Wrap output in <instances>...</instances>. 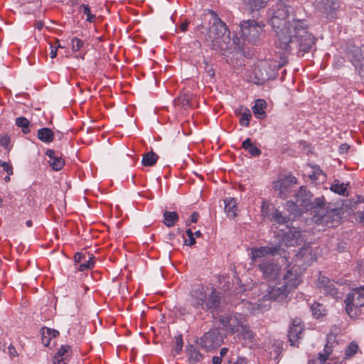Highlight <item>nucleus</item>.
<instances>
[{"label":"nucleus","instance_id":"obj_1","mask_svg":"<svg viewBox=\"0 0 364 364\" xmlns=\"http://www.w3.org/2000/svg\"><path fill=\"white\" fill-rule=\"evenodd\" d=\"M315 259V255L311 247L307 246L301 249L296 255V264L288 265L287 272L283 275L282 283L274 286L262 284L259 290L263 291L258 294L257 299L244 301L245 308L252 314H257L267 311L272 301H284L289 292L296 288L302 282L301 275L306 267L311 264Z\"/></svg>","mask_w":364,"mask_h":364},{"label":"nucleus","instance_id":"obj_2","mask_svg":"<svg viewBox=\"0 0 364 364\" xmlns=\"http://www.w3.org/2000/svg\"><path fill=\"white\" fill-rule=\"evenodd\" d=\"M278 235V245L272 244L269 246L255 247L251 249L252 262L257 266L262 273L263 277L268 280H277L280 278L282 272L288 265L296 264V255L294 260L288 262L285 247H294L303 242L301 232L296 228H289L281 238Z\"/></svg>","mask_w":364,"mask_h":364},{"label":"nucleus","instance_id":"obj_3","mask_svg":"<svg viewBox=\"0 0 364 364\" xmlns=\"http://www.w3.org/2000/svg\"><path fill=\"white\" fill-rule=\"evenodd\" d=\"M288 10L282 2H279L269 11V23L278 38V46L286 52L298 50L303 55L309 52L316 39L307 31V23L304 20L293 18L286 21Z\"/></svg>","mask_w":364,"mask_h":364},{"label":"nucleus","instance_id":"obj_4","mask_svg":"<svg viewBox=\"0 0 364 364\" xmlns=\"http://www.w3.org/2000/svg\"><path fill=\"white\" fill-rule=\"evenodd\" d=\"M191 304L196 309L209 310L215 315L218 312L220 299L214 291H211L208 299H207V294L204 288L198 287L193 291Z\"/></svg>","mask_w":364,"mask_h":364},{"label":"nucleus","instance_id":"obj_5","mask_svg":"<svg viewBox=\"0 0 364 364\" xmlns=\"http://www.w3.org/2000/svg\"><path fill=\"white\" fill-rule=\"evenodd\" d=\"M346 310L352 318H361L364 315V286L353 289L344 300Z\"/></svg>","mask_w":364,"mask_h":364},{"label":"nucleus","instance_id":"obj_6","mask_svg":"<svg viewBox=\"0 0 364 364\" xmlns=\"http://www.w3.org/2000/svg\"><path fill=\"white\" fill-rule=\"evenodd\" d=\"M207 14L211 16L210 22L212 23L207 33L208 38L212 42L218 39H223V41L229 39L230 31L218 14L213 10H208Z\"/></svg>","mask_w":364,"mask_h":364},{"label":"nucleus","instance_id":"obj_7","mask_svg":"<svg viewBox=\"0 0 364 364\" xmlns=\"http://www.w3.org/2000/svg\"><path fill=\"white\" fill-rule=\"evenodd\" d=\"M264 24L253 19L242 21L240 23L241 37L246 42L255 43L264 31Z\"/></svg>","mask_w":364,"mask_h":364},{"label":"nucleus","instance_id":"obj_8","mask_svg":"<svg viewBox=\"0 0 364 364\" xmlns=\"http://www.w3.org/2000/svg\"><path fill=\"white\" fill-rule=\"evenodd\" d=\"M296 201L291 203L299 210H309L316 208H321L324 205L323 197H318L312 200L311 194L304 187H301L296 193Z\"/></svg>","mask_w":364,"mask_h":364},{"label":"nucleus","instance_id":"obj_9","mask_svg":"<svg viewBox=\"0 0 364 364\" xmlns=\"http://www.w3.org/2000/svg\"><path fill=\"white\" fill-rule=\"evenodd\" d=\"M220 321L227 331L235 334L239 333V330L247 323L245 317L240 314L221 315Z\"/></svg>","mask_w":364,"mask_h":364},{"label":"nucleus","instance_id":"obj_10","mask_svg":"<svg viewBox=\"0 0 364 364\" xmlns=\"http://www.w3.org/2000/svg\"><path fill=\"white\" fill-rule=\"evenodd\" d=\"M223 336L217 328L211 329L200 338L198 343L207 350L215 349L223 343Z\"/></svg>","mask_w":364,"mask_h":364},{"label":"nucleus","instance_id":"obj_11","mask_svg":"<svg viewBox=\"0 0 364 364\" xmlns=\"http://www.w3.org/2000/svg\"><path fill=\"white\" fill-rule=\"evenodd\" d=\"M314 6L327 16L333 17L340 8V3L338 0H315Z\"/></svg>","mask_w":364,"mask_h":364},{"label":"nucleus","instance_id":"obj_12","mask_svg":"<svg viewBox=\"0 0 364 364\" xmlns=\"http://www.w3.org/2000/svg\"><path fill=\"white\" fill-rule=\"evenodd\" d=\"M332 353V347L327 343L323 353H318L317 357L310 360L309 364H341L337 357L333 356Z\"/></svg>","mask_w":364,"mask_h":364},{"label":"nucleus","instance_id":"obj_13","mask_svg":"<svg viewBox=\"0 0 364 364\" xmlns=\"http://www.w3.org/2000/svg\"><path fill=\"white\" fill-rule=\"evenodd\" d=\"M270 205L266 202H263L262 204V215L264 217L269 218L271 221L278 223L279 225L287 224L289 219L282 215L278 210L274 209L271 215H269V209Z\"/></svg>","mask_w":364,"mask_h":364},{"label":"nucleus","instance_id":"obj_14","mask_svg":"<svg viewBox=\"0 0 364 364\" xmlns=\"http://www.w3.org/2000/svg\"><path fill=\"white\" fill-rule=\"evenodd\" d=\"M303 330V325L299 318H296L292 321L288 333L291 346H297L296 342L301 338Z\"/></svg>","mask_w":364,"mask_h":364},{"label":"nucleus","instance_id":"obj_15","mask_svg":"<svg viewBox=\"0 0 364 364\" xmlns=\"http://www.w3.org/2000/svg\"><path fill=\"white\" fill-rule=\"evenodd\" d=\"M340 215L335 210L328 211L326 214L318 218L315 217L314 221L319 224H323L327 227H334L339 223Z\"/></svg>","mask_w":364,"mask_h":364},{"label":"nucleus","instance_id":"obj_16","mask_svg":"<svg viewBox=\"0 0 364 364\" xmlns=\"http://www.w3.org/2000/svg\"><path fill=\"white\" fill-rule=\"evenodd\" d=\"M318 285L321 291H323L325 294H329L336 299L341 297L334 283L328 278L326 277H320L318 279Z\"/></svg>","mask_w":364,"mask_h":364},{"label":"nucleus","instance_id":"obj_17","mask_svg":"<svg viewBox=\"0 0 364 364\" xmlns=\"http://www.w3.org/2000/svg\"><path fill=\"white\" fill-rule=\"evenodd\" d=\"M348 58L350 60L355 69L363 70L364 68V55L358 47L348 50Z\"/></svg>","mask_w":364,"mask_h":364},{"label":"nucleus","instance_id":"obj_18","mask_svg":"<svg viewBox=\"0 0 364 364\" xmlns=\"http://www.w3.org/2000/svg\"><path fill=\"white\" fill-rule=\"evenodd\" d=\"M46 154L49 158L48 163L53 170L59 171L65 165L64 160L58 154H56L54 151L48 149L46 151Z\"/></svg>","mask_w":364,"mask_h":364},{"label":"nucleus","instance_id":"obj_19","mask_svg":"<svg viewBox=\"0 0 364 364\" xmlns=\"http://www.w3.org/2000/svg\"><path fill=\"white\" fill-rule=\"evenodd\" d=\"M70 355V347L68 345H63L53 357V363L66 364V361Z\"/></svg>","mask_w":364,"mask_h":364},{"label":"nucleus","instance_id":"obj_20","mask_svg":"<svg viewBox=\"0 0 364 364\" xmlns=\"http://www.w3.org/2000/svg\"><path fill=\"white\" fill-rule=\"evenodd\" d=\"M59 334L58 331L49 328H41V340L42 343L45 346H48L50 343V341L53 338H55Z\"/></svg>","mask_w":364,"mask_h":364},{"label":"nucleus","instance_id":"obj_21","mask_svg":"<svg viewBox=\"0 0 364 364\" xmlns=\"http://www.w3.org/2000/svg\"><path fill=\"white\" fill-rule=\"evenodd\" d=\"M225 211L228 217L232 218L235 217L237 211V203L234 198H228L225 199Z\"/></svg>","mask_w":364,"mask_h":364},{"label":"nucleus","instance_id":"obj_22","mask_svg":"<svg viewBox=\"0 0 364 364\" xmlns=\"http://www.w3.org/2000/svg\"><path fill=\"white\" fill-rule=\"evenodd\" d=\"M242 147L252 156H257L261 154V150L252 142L250 138L246 139L242 142Z\"/></svg>","mask_w":364,"mask_h":364},{"label":"nucleus","instance_id":"obj_23","mask_svg":"<svg viewBox=\"0 0 364 364\" xmlns=\"http://www.w3.org/2000/svg\"><path fill=\"white\" fill-rule=\"evenodd\" d=\"M238 337H241L248 343H253L254 335L250 330L247 323H246L241 329L239 330V333H235Z\"/></svg>","mask_w":364,"mask_h":364},{"label":"nucleus","instance_id":"obj_24","mask_svg":"<svg viewBox=\"0 0 364 364\" xmlns=\"http://www.w3.org/2000/svg\"><path fill=\"white\" fill-rule=\"evenodd\" d=\"M187 354L189 361L192 363H196L200 361L203 358L202 354L193 346H189L187 348Z\"/></svg>","mask_w":364,"mask_h":364},{"label":"nucleus","instance_id":"obj_25","mask_svg":"<svg viewBox=\"0 0 364 364\" xmlns=\"http://www.w3.org/2000/svg\"><path fill=\"white\" fill-rule=\"evenodd\" d=\"M265 108L266 102L264 100L258 99L255 101L252 112L256 116L264 117L265 116Z\"/></svg>","mask_w":364,"mask_h":364},{"label":"nucleus","instance_id":"obj_26","mask_svg":"<svg viewBox=\"0 0 364 364\" xmlns=\"http://www.w3.org/2000/svg\"><path fill=\"white\" fill-rule=\"evenodd\" d=\"M159 156L153 151H149L144 154L141 160V164L144 166H152L158 161Z\"/></svg>","mask_w":364,"mask_h":364},{"label":"nucleus","instance_id":"obj_27","mask_svg":"<svg viewBox=\"0 0 364 364\" xmlns=\"http://www.w3.org/2000/svg\"><path fill=\"white\" fill-rule=\"evenodd\" d=\"M38 138L45 143H49L53 139V133L48 128H42L38 131Z\"/></svg>","mask_w":364,"mask_h":364},{"label":"nucleus","instance_id":"obj_28","mask_svg":"<svg viewBox=\"0 0 364 364\" xmlns=\"http://www.w3.org/2000/svg\"><path fill=\"white\" fill-rule=\"evenodd\" d=\"M286 183V181L279 180L275 181L273 185L274 189L278 191V194L282 198H286L287 196L288 187Z\"/></svg>","mask_w":364,"mask_h":364},{"label":"nucleus","instance_id":"obj_29","mask_svg":"<svg viewBox=\"0 0 364 364\" xmlns=\"http://www.w3.org/2000/svg\"><path fill=\"white\" fill-rule=\"evenodd\" d=\"M348 184L341 183H340L338 181H335L333 183L331 186V191L338 193L341 196H346L348 195Z\"/></svg>","mask_w":364,"mask_h":364},{"label":"nucleus","instance_id":"obj_30","mask_svg":"<svg viewBox=\"0 0 364 364\" xmlns=\"http://www.w3.org/2000/svg\"><path fill=\"white\" fill-rule=\"evenodd\" d=\"M311 310L314 318H319L326 315V309L323 304L314 302L311 305Z\"/></svg>","mask_w":364,"mask_h":364},{"label":"nucleus","instance_id":"obj_31","mask_svg":"<svg viewBox=\"0 0 364 364\" xmlns=\"http://www.w3.org/2000/svg\"><path fill=\"white\" fill-rule=\"evenodd\" d=\"M164 224L168 227H172L178 220V215L176 212L166 211L164 213Z\"/></svg>","mask_w":364,"mask_h":364},{"label":"nucleus","instance_id":"obj_32","mask_svg":"<svg viewBox=\"0 0 364 364\" xmlns=\"http://www.w3.org/2000/svg\"><path fill=\"white\" fill-rule=\"evenodd\" d=\"M254 74L255 77L252 79V80L255 84H263L268 79L267 75L263 73H260L259 70L257 68L255 69Z\"/></svg>","mask_w":364,"mask_h":364},{"label":"nucleus","instance_id":"obj_33","mask_svg":"<svg viewBox=\"0 0 364 364\" xmlns=\"http://www.w3.org/2000/svg\"><path fill=\"white\" fill-rule=\"evenodd\" d=\"M16 124L18 127L21 128L22 132L24 134H27L30 132L29 121L26 118H25L23 117H20L16 118Z\"/></svg>","mask_w":364,"mask_h":364},{"label":"nucleus","instance_id":"obj_34","mask_svg":"<svg viewBox=\"0 0 364 364\" xmlns=\"http://www.w3.org/2000/svg\"><path fill=\"white\" fill-rule=\"evenodd\" d=\"M251 117V113L248 109H241L240 124L243 127H248Z\"/></svg>","mask_w":364,"mask_h":364},{"label":"nucleus","instance_id":"obj_35","mask_svg":"<svg viewBox=\"0 0 364 364\" xmlns=\"http://www.w3.org/2000/svg\"><path fill=\"white\" fill-rule=\"evenodd\" d=\"M269 0H249V5L252 10H259L266 6Z\"/></svg>","mask_w":364,"mask_h":364},{"label":"nucleus","instance_id":"obj_36","mask_svg":"<svg viewBox=\"0 0 364 364\" xmlns=\"http://www.w3.org/2000/svg\"><path fill=\"white\" fill-rule=\"evenodd\" d=\"M358 346L355 343H350L345 350V357L346 358L348 359L353 357L358 350Z\"/></svg>","mask_w":364,"mask_h":364},{"label":"nucleus","instance_id":"obj_37","mask_svg":"<svg viewBox=\"0 0 364 364\" xmlns=\"http://www.w3.org/2000/svg\"><path fill=\"white\" fill-rule=\"evenodd\" d=\"M80 10L82 11V13L87 16V21L89 22H92L95 18V16L91 14L90 8L87 4H82L80 6Z\"/></svg>","mask_w":364,"mask_h":364},{"label":"nucleus","instance_id":"obj_38","mask_svg":"<svg viewBox=\"0 0 364 364\" xmlns=\"http://www.w3.org/2000/svg\"><path fill=\"white\" fill-rule=\"evenodd\" d=\"M0 146H3L7 151L11 149V138L8 134H4L0 137Z\"/></svg>","mask_w":364,"mask_h":364},{"label":"nucleus","instance_id":"obj_39","mask_svg":"<svg viewBox=\"0 0 364 364\" xmlns=\"http://www.w3.org/2000/svg\"><path fill=\"white\" fill-rule=\"evenodd\" d=\"M84 43L78 38H73L71 40V46L73 52H78L82 48Z\"/></svg>","mask_w":364,"mask_h":364},{"label":"nucleus","instance_id":"obj_40","mask_svg":"<svg viewBox=\"0 0 364 364\" xmlns=\"http://www.w3.org/2000/svg\"><path fill=\"white\" fill-rule=\"evenodd\" d=\"M94 267V260L93 257H90L89 260L86 261L84 263H82L77 267L79 271L83 272L87 269H90Z\"/></svg>","mask_w":364,"mask_h":364},{"label":"nucleus","instance_id":"obj_41","mask_svg":"<svg viewBox=\"0 0 364 364\" xmlns=\"http://www.w3.org/2000/svg\"><path fill=\"white\" fill-rule=\"evenodd\" d=\"M186 235L188 238L184 239V244L186 245L191 246L196 243V240L193 236V232L191 229H188L186 230Z\"/></svg>","mask_w":364,"mask_h":364},{"label":"nucleus","instance_id":"obj_42","mask_svg":"<svg viewBox=\"0 0 364 364\" xmlns=\"http://www.w3.org/2000/svg\"><path fill=\"white\" fill-rule=\"evenodd\" d=\"M183 348V338L181 336H176L175 338V346H174V351L176 353H179Z\"/></svg>","mask_w":364,"mask_h":364},{"label":"nucleus","instance_id":"obj_43","mask_svg":"<svg viewBox=\"0 0 364 364\" xmlns=\"http://www.w3.org/2000/svg\"><path fill=\"white\" fill-rule=\"evenodd\" d=\"M0 167H2L8 175L13 174V167L10 164L0 160Z\"/></svg>","mask_w":364,"mask_h":364},{"label":"nucleus","instance_id":"obj_44","mask_svg":"<svg viewBox=\"0 0 364 364\" xmlns=\"http://www.w3.org/2000/svg\"><path fill=\"white\" fill-rule=\"evenodd\" d=\"M322 176H323L322 170H321L319 168H315L313 173L310 175V178L312 180L316 181L319 180Z\"/></svg>","mask_w":364,"mask_h":364},{"label":"nucleus","instance_id":"obj_45","mask_svg":"<svg viewBox=\"0 0 364 364\" xmlns=\"http://www.w3.org/2000/svg\"><path fill=\"white\" fill-rule=\"evenodd\" d=\"M8 353L11 357H16L18 355L16 348L12 345L8 347Z\"/></svg>","mask_w":364,"mask_h":364},{"label":"nucleus","instance_id":"obj_46","mask_svg":"<svg viewBox=\"0 0 364 364\" xmlns=\"http://www.w3.org/2000/svg\"><path fill=\"white\" fill-rule=\"evenodd\" d=\"M57 47L51 45L50 46V56L51 58H55L57 55Z\"/></svg>","mask_w":364,"mask_h":364},{"label":"nucleus","instance_id":"obj_47","mask_svg":"<svg viewBox=\"0 0 364 364\" xmlns=\"http://www.w3.org/2000/svg\"><path fill=\"white\" fill-rule=\"evenodd\" d=\"M198 213L197 212H193L191 216V222L193 223H196L198 221Z\"/></svg>","mask_w":364,"mask_h":364},{"label":"nucleus","instance_id":"obj_48","mask_svg":"<svg viewBox=\"0 0 364 364\" xmlns=\"http://www.w3.org/2000/svg\"><path fill=\"white\" fill-rule=\"evenodd\" d=\"M44 26V22L42 21H38L35 23V28L41 31Z\"/></svg>","mask_w":364,"mask_h":364},{"label":"nucleus","instance_id":"obj_49","mask_svg":"<svg viewBox=\"0 0 364 364\" xmlns=\"http://www.w3.org/2000/svg\"><path fill=\"white\" fill-rule=\"evenodd\" d=\"M360 205H362L363 210L358 213V218L360 222H364V202L360 203Z\"/></svg>","mask_w":364,"mask_h":364},{"label":"nucleus","instance_id":"obj_50","mask_svg":"<svg viewBox=\"0 0 364 364\" xmlns=\"http://www.w3.org/2000/svg\"><path fill=\"white\" fill-rule=\"evenodd\" d=\"M84 257V255L82 253L77 252L75 255V261L77 262H81L82 258Z\"/></svg>","mask_w":364,"mask_h":364},{"label":"nucleus","instance_id":"obj_51","mask_svg":"<svg viewBox=\"0 0 364 364\" xmlns=\"http://www.w3.org/2000/svg\"><path fill=\"white\" fill-rule=\"evenodd\" d=\"M188 24H189L188 21H185V22L182 23L180 26L181 31L183 32L186 31L188 28Z\"/></svg>","mask_w":364,"mask_h":364},{"label":"nucleus","instance_id":"obj_52","mask_svg":"<svg viewBox=\"0 0 364 364\" xmlns=\"http://www.w3.org/2000/svg\"><path fill=\"white\" fill-rule=\"evenodd\" d=\"M212 361L213 364H221L222 359L220 356H214Z\"/></svg>","mask_w":364,"mask_h":364},{"label":"nucleus","instance_id":"obj_53","mask_svg":"<svg viewBox=\"0 0 364 364\" xmlns=\"http://www.w3.org/2000/svg\"><path fill=\"white\" fill-rule=\"evenodd\" d=\"M247 360L245 358H238L235 364H247Z\"/></svg>","mask_w":364,"mask_h":364},{"label":"nucleus","instance_id":"obj_54","mask_svg":"<svg viewBox=\"0 0 364 364\" xmlns=\"http://www.w3.org/2000/svg\"><path fill=\"white\" fill-rule=\"evenodd\" d=\"M349 146L346 144H343L340 146L341 152H346L348 150Z\"/></svg>","mask_w":364,"mask_h":364},{"label":"nucleus","instance_id":"obj_55","mask_svg":"<svg viewBox=\"0 0 364 364\" xmlns=\"http://www.w3.org/2000/svg\"><path fill=\"white\" fill-rule=\"evenodd\" d=\"M228 352V349L227 348H223L221 350H220V357H223L224 355H225L227 354V353Z\"/></svg>","mask_w":364,"mask_h":364},{"label":"nucleus","instance_id":"obj_56","mask_svg":"<svg viewBox=\"0 0 364 364\" xmlns=\"http://www.w3.org/2000/svg\"><path fill=\"white\" fill-rule=\"evenodd\" d=\"M188 102H189V97L186 96V95H184L183 96V103L186 104V105H188Z\"/></svg>","mask_w":364,"mask_h":364},{"label":"nucleus","instance_id":"obj_57","mask_svg":"<svg viewBox=\"0 0 364 364\" xmlns=\"http://www.w3.org/2000/svg\"><path fill=\"white\" fill-rule=\"evenodd\" d=\"M194 235H195L196 237H200V236L201 235V233H200V232L199 230H197V231H196V232L193 233V236H194Z\"/></svg>","mask_w":364,"mask_h":364},{"label":"nucleus","instance_id":"obj_58","mask_svg":"<svg viewBox=\"0 0 364 364\" xmlns=\"http://www.w3.org/2000/svg\"><path fill=\"white\" fill-rule=\"evenodd\" d=\"M10 176V175H8V176H5V177H4V181H5V182H9V181H10V176Z\"/></svg>","mask_w":364,"mask_h":364},{"label":"nucleus","instance_id":"obj_59","mask_svg":"<svg viewBox=\"0 0 364 364\" xmlns=\"http://www.w3.org/2000/svg\"><path fill=\"white\" fill-rule=\"evenodd\" d=\"M56 44H57V45H56V46H55V47H57V49H58V48H63V46H62V45H61L58 41V42H56Z\"/></svg>","mask_w":364,"mask_h":364},{"label":"nucleus","instance_id":"obj_60","mask_svg":"<svg viewBox=\"0 0 364 364\" xmlns=\"http://www.w3.org/2000/svg\"><path fill=\"white\" fill-rule=\"evenodd\" d=\"M26 225H27V226L30 227V226H31V225H32V222H31V220H28V221L26 222Z\"/></svg>","mask_w":364,"mask_h":364},{"label":"nucleus","instance_id":"obj_61","mask_svg":"<svg viewBox=\"0 0 364 364\" xmlns=\"http://www.w3.org/2000/svg\"><path fill=\"white\" fill-rule=\"evenodd\" d=\"M208 73H209L210 75H211V76H213L214 75V72L212 70H210Z\"/></svg>","mask_w":364,"mask_h":364},{"label":"nucleus","instance_id":"obj_62","mask_svg":"<svg viewBox=\"0 0 364 364\" xmlns=\"http://www.w3.org/2000/svg\"><path fill=\"white\" fill-rule=\"evenodd\" d=\"M2 200L0 198V206L1 205Z\"/></svg>","mask_w":364,"mask_h":364}]
</instances>
